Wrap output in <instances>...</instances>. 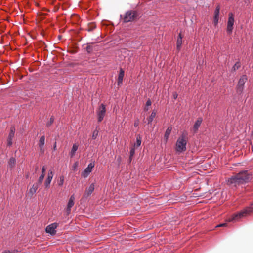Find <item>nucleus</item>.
I'll use <instances>...</instances> for the list:
<instances>
[{
  "label": "nucleus",
  "instance_id": "9d476101",
  "mask_svg": "<svg viewBox=\"0 0 253 253\" xmlns=\"http://www.w3.org/2000/svg\"><path fill=\"white\" fill-rule=\"evenodd\" d=\"M247 81V77L246 75H243L240 77L237 86L238 91H242L244 84H245Z\"/></svg>",
  "mask_w": 253,
  "mask_h": 253
},
{
  "label": "nucleus",
  "instance_id": "a19ab883",
  "mask_svg": "<svg viewBox=\"0 0 253 253\" xmlns=\"http://www.w3.org/2000/svg\"><path fill=\"white\" fill-rule=\"evenodd\" d=\"M148 109H149V108H148V106H146L145 107V108H144V110H145V111H148Z\"/></svg>",
  "mask_w": 253,
  "mask_h": 253
},
{
  "label": "nucleus",
  "instance_id": "1a4fd4ad",
  "mask_svg": "<svg viewBox=\"0 0 253 253\" xmlns=\"http://www.w3.org/2000/svg\"><path fill=\"white\" fill-rule=\"evenodd\" d=\"M136 17V12L134 11H129L126 12L124 17V22H128L133 20Z\"/></svg>",
  "mask_w": 253,
  "mask_h": 253
},
{
  "label": "nucleus",
  "instance_id": "cd10ccee",
  "mask_svg": "<svg viewBox=\"0 0 253 253\" xmlns=\"http://www.w3.org/2000/svg\"><path fill=\"white\" fill-rule=\"evenodd\" d=\"M51 181H52V180L46 178V179H45V181L44 182V185H45V188H48L49 187V185L50 184Z\"/></svg>",
  "mask_w": 253,
  "mask_h": 253
},
{
  "label": "nucleus",
  "instance_id": "4c0bfd02",
  "mask_svg": "<svg viewBox=\"0 0 253 253\" xmlns=\"http://www.w3.org/2000/svg\"><path fill=\"white\" fill-rule=\"evenodd\" d=\"M78 162H75V163L74 164V165H73V169H74V170H76V169H77V166H78Z\"/></svg>",
  "mask_w": 253,
  "mask_h": 253
},
{
  "label": "nucleus",
  "instance_id": "0eeeda50",
  "mask_svg": "<svg viewBox=\"0 0 253 253\" xmlns=\"http://www.w3.org/2000/svg\"><path fill=\"white\" fill-rule=\"evenodd\" d=\"M234 18L233 14L232 13L229 14V17L227 22V31L228 34H231L233 29Z\"/></svg>",
  "mask_w": 253,
  "mask_h": 253
},
{
  "label": "nucleus",
  "instance_id": "37998d69",
  "mask_svg": "<svg viewBox=\"0 0 253 253\" xmlns=\"http://www.w3.org/2000/svg\"><path fill=\"white\" fill-rule=\"evenodd\" d=\"M132 160H130V156H129V160H128V162L129 163H131Z\"/></svg>",
  "mask_w": 253,
  "mask_h": 253
},
{
  "label": "nucleus",
  "instance_id": "412c9836",
  "mask_svg": "<svg viewBox=\"0 0 253 253\" xmlns=\"http://www.w3.org/2000/svg\"><path fill=\"white\" fill-rule=\"evenodd\" d=\"M141 137L140 135H137L136 137V141L135 143L134 144V147H139L141 145Z\"/></svg>",
  "mask_w": 253,
  "mask_h": 253
},
{
  "label": "nucleus",
  "instance_id": "6ab92c4d",
  "mask_svg": "<svg viewBox=\"0 0 253 253\" xmlns=\"http://www.w3.org/2000/svg\"><path fill=\"white\" fill-rule=\"evenodd\" d=\"M8 166L10 168H13L16 164V159L13 157L10 158L8 162Z\"/></svg>",
  "mask_w": 253,
  "mask_h": 253
},
{
  "label": "nucleus",
  "instance_id": "2eb2a0df",
  "mask_svg": "<svg viewBox=\"0 0 253 253\" xmlns=\"http://www.w3.org/2000/svg\"><path fill=\"white\" fill-rule=\"evenodd\" d=\"M124 76V71L121 68V69H120V72H119L118 78V81H117V84L118 85H120L122 84Z\"/></svg>",
  "mask_w": 253,
  "mask_h": 253
},
{
  "label": "nucleus",
  "instance_id": "4be33fe9",
  "mask_svg": "<svg viewBox=\"0 0 253 253\" xmlns=\"http://www.w3.org/2000/svg\"><path fill=\"white\" fill-rule=\"evenodd\" d=\"M15 131V128L14 126H12L10 128V131L8 135V138H9L10 139H13V138L14 136Z\"/></svg>",
  "mask_w": 253,
  "mask_h": 253
},
{
  "label": "nucleus",
  "instance_id": "5701e85b",
  "mask_svg": "<svg viewBox=\"0 0 253 253\" xmlns=\"http://www.w3.org/2000/svg\"><path fill=\"white\" fill-rule=\"evenodd\" d=\"M44 176H45L44 174H41L38 178L37 182H36V183L40 186L43 180Z\"/></svg>",
  "mask_w": 253,
  "mask_h": 253
},
{
  "label": "nucleus",
  "instance_id": "7ed1b4c3",
  "mask_svg": "<svg viewBox=\"0 0 253 253\" xmlns=\"http://www.w3.org/2000/svg\"><path fill=\"white\" fill-rule=\"evenodd\" d=\"M253 213V202L250 206L247 207L240 212L233 214L231 218L228 219L229 222H236L240 220L241 218L245 217L251 213Z\"/></svg>",
  "mask_w": 253,
  "mask_h": 253
},
{
  "label": "nucleus",
  "instance_id": "a878e982",
  "mask_svg": "<svg viewBox=\"0 0 253 253\" xmlns=\"http://www.w3.org/2000/svg\"><path fill=\"white\" fill-rule=\"evenodd\" d=\"M54 175V172L52 170H50L48 171L47 178L52 180Z\"/></svg>",
  "mask_w": 253,
  "mask_h": 253
},
{
  "label": "nucleus",
  "instance_id": "f704fd0d",
  "mask_svg": "<svg viewBox=\"0 0 253 253\" xmlns=\"http://www.w3.org/2000/svg\"><path fill=\"white\" fill-rule=\"evenodd\" d=\"M46 167L45 166H43L42 168V173L41 174H44L45 175V172L46 171Z\"/></svg>",
  "mask_w": 253,
  "mask_h": 253
},
{
  "label": "nucleus",
  "instance_id": "6e6552de",
  "mask_svg": "<svg viewBox=\"0 0 253 253\" xmlns=\"http://www.w3.org/2000/svg\"><path fill=\"white\" fill-rule=\"evenodd\" d=\"M58 224L57 223H53L48 225L45 229L46 233L50 234L51 236H54L56 232V229L57 228Z\"/></svg>",
  "mask_w": 253,
  "mask_h": 253
},
{
  "label": "nucleus",
  "instance_id": "f8f14e48",
  "mask_svg": "<svg viewBox=\"0 0 253 253\" xmlns=\"http://www.w3.org/2000/svg\"><path fill=\"white\" fill-rule=\"evenodd\" d=\"M220 11V7L217 6L214 11L213 23L215 26H216L218 23L219 15Z\"/></svg>",
  "mask_w": 253,
  "mask_h": 253
},
{
  "label": "nucleus",
  "instance_id": "bb28decb",
  "mask_svg": "<svg viewBox=\"0 0 253 253\" xmlns=\"http://www.w3.org/2000/svg\"><path fill=\"white\" fill-rule=\"evenodd\" d=\"M135 154V148L134 147H132L130 148V160H132V158Z\"/></svg>",
  "mask_w": 253,
  "mask_h": 253
},
{
  "label": "nucleus",
  "instance_id": "20e7f679",
  "mask_svg": "<svg viewBox=\"0 0 253 253\" xmlns=\"http://www.w3.org/2000/svg\"><path fill=\"white\" fill-rule=\"evenodd\" d=\"M186 136L184 134H182L177 140L175 148L176 151L179 153L185 151L186 149Z\"/></svg>",
  "mask_w": 253,
  "mask_h": 253
},
{
  "label": "nucleus",
  "instance_id": "f3484780",
  "mask_svg": "<svg viewBox=\"0 0 253 253\" xmlns=\"http://www.w3.org/2000/svg\"><path fill=\"white\" fill-rule=\"evenodd\" d=\"M182 37L181 33H179V34L178 35V37L177 38V43H176L177 49L178 50H180V49L181 48V46L182 45Z\"/></svg>",
  "mask_w": 253,
  "mask_h": 253
},
{
  "label": "nucleus",
  "instance_id": "e433bc0d",
  "mask_svg": "<svg viewBox=\"0 0 253 253\" xmlns=\"http://www.w3.org/2000/svg\"><path fill=\"white\" fill-rule=\"evenodd\" d=\"M39 147H40V152L43 154L44 152V148H43V146H39Z\"/></svg>",
  "mask_w": 253,
  "mask_h": 253
},
{
  "label": "nucleus",
  "instance_id": "4468645a",
  "mask_svg": "<svg viewBox=\"0 0 253 253\" xmlns=\"http://www.w3.org/2000/svg\"><path fill=\"white\" fill-rule=\"evenodd\" d=\"M202 121L203 120L202 118H199L196 121L192 128V131L193 133H195L197 132L198 128L202 123Z\"/></svg>",
  "mask_w": 253,
  "mask_h": 253
},
{
  "label": "nucleus",
  "instance_id": "393cba45",
  "mask_svg": "<svg viewBox=\"0 0 253 253\" xmlns=\"http://www.w3.org/2000/svg\"><path fill=\"white\" fill-rule=\"evenodd\" d=\"M45 142V137L44 136H42L41 137L39 140V146H43Z\"/></svg>",
  "mask_w": 253,
  "mask_h": 253
},
{
  "label": "nucleus",
  "instance_id": "2f4dec72",
  "mask_svg": "<svg viewBox=\"0 0 253 253\" xmlns=\"http://www.w3.org/2000/svg\"><path fill=\"white\" fill-rule=\"evenodd\" d=\"M54 118L53 117H51L50 118V120L47 122L46 125L47 126H49L53 122Z\"/></svg>",
  "mask_w": 253,
  "mask_h": 253
},
{
  "label": "nucleus",
  "instance_id": "423d86ee",
  "mask_svg": "<svg viewBox=\"0 0 253 253\" xmlns=\"http://www.w3.org/2000/svg\"><path fill=\"white\" fill-rule=\"evenodd\" d=\"M106 113V107L103 104H101L98 108V109L97 111V114L98 117V122H101Z\"/></svg>",
  "mask_w": 253,
  "mask_h": 253
},
{
  "label": "nucleus",
  "instance_id": "9b49d317",
  "mask_svg": "<svg viewBox=\"0 0 253 253\" xmlns=\"http://www.w3.org/2000/svg\"><path fill=\"white\" fill-rule=\"evenodd\" d=\"M94 167V163H90L88 164L87 167L82 172L81 175L84 178L87 177L92 171V169Z\"/></svg>",
  "mask_w": 253,
  "mask_h": 253
},
{
  "label": "nucleus",
  "instance_id": "c85d7f7f",
  "mask_svg": "<svg viewBox=\"0 0 253 253\" xmlns=\"http://www.w3.org/2000/svg\"><path fill=\"white\" fill-rule=\"evenodd\" d=\"M240 63L239 62H236L232 68L233 71H236L240 67Z\"/></svg>",
  "mask_w": 253,
  "mask_h": 253
},
{
  "label": "nucleus",
  "instance_id": "a211bd4d",
  "mask_svg": "<svg viewBox=\"0 0 253 253\" xmlns=\"http://www.w3.org/2000/svg\"><path fill=\"white\" fill-rule=\"evenodd\" d=\"M78 145L77 144H74L72 148L71 151L70 152L71 157H73L76 153V151L78 150Z\"/></svg>",
  "mask_w": 253,
  "mask_h": 253
},
{
  "label": "nucleus",
  "instance_id": "f03ea898",
  "mask_svg": "<svg viewBox=\"0 0 253 253\" xmlns=\"http://www.w3.org/2000/svg\"><path fill=\"white\" fill-rule=\"evenodd\" d=\"M252 178V175L248 171H242L229 178L227 181L229 185L237 187L241 184L248 182Z\"/></svg>",
  "mask_w": 253,
  "mask_h": 253
},
{
  "label": "nucleus",
  "instance_id": "aec40b11",
  "mask_svg": "<svg viewBox=\"0 0 253 253\" xmlns=\"http://www.w3.org/2000/svg\"><path fill=\"white\" fill-rule=\"evenodd\" d=\"M156 112L154 110H153L152 111V112L151 113V115L149 116V117L148 119V124H150L153 121V119H154V118L156 116Z\"/></svg>",
  "mask_w": 253,
  "mask_h": 253
},
{
  "label": "nucleus",
  "instance_id": "b1692460",
  "mask_svg": "<svg viewBox=\"0 0 253 253\" xmlns=\"http://www.w3.org/2000/svg\"><path fill=\"white\" fill-rule=\"evenodd\" d=\"M171 129H172V128L170 127H169L167 129V130L165 132V135H164V137L166 138L167 139L168 138L169 135H170L171 131Z\"/></svg>",
  "mask_w": 253,
  "mask_h": 253
},
{
  "label": "nucleus",
  "instance_id": "c03bdc74",
  "mask_svg": "<svg viewBox=\"0 0 253 253\" xmlns=\"http://www.w3.org/2000/svg\"><path fill=\"white\" fill-rule=\"evenodd\" d=\"M56 143L55 144L54 146V150H55V149H56Z\"/></svg>",
  "mask_w": 253,
  "mask_h": 253
},
{
  "label": "nucleus",
  "instance_id": "39448f33",
  "mask_svg": "<svg viewBox=\"0 0 253 253\" xmlns=\"http://www.w3.org/2000/svg\"><path fill=\"white\" fill-rule=\"evenodd\" d=\"M75 197L74 194L72 195L69 198L67 207L65 209V211L67 215H69L71 213V208L75 204Z\"/></svg>",
  "mask_w": 253,
  "mask_h": 253
},
{
  "label": "nucleus",
  "instance_id": "473e14b6",
  "mask_svg": "<svg viewBox=\"0 0 253 253\" xmlns=\"http://www.w3.org/2000/svg\"><path fill=\"white\" fill-rule=\"evenodd\" d=\"M227 226V223H223L219 224L216 225L215 227L216 228L226 227Z\"/></svg>",
  "mask_w": 253,
  "mask_h": 253
},
{
  "label": "nucleus",
  "instance_id": "dca6fc26",
  "mask_svg": "<svg viewBox=\"0 0 253 253\" xmlns=\"http://www.w3.org/2000/svg\"><path fill=\"white\" fill-rule=\"evenodd\" d=\"M40 185L36 184V183H34L32 187L29 189V193L31 195H33L34 193L36 192L37 190L39 187Z\"/></svg>",
  "mask_w": 253,
  "mask_h": 253
},
{
  "label": "nucleus",
  "instance_id": "f257e3e1",
  "mask_svg": "<svg viewBox=\"0 0 253 253\" xmlns=\"http://www.w3.org/2000/svg\"><path fill=\"white\" fill-rule=\"evenodd\" d=\"M1 253H18L21 251V243L16 238H4L0 243Z\"/></svg>",
  "mask_w": 253,
  "mask_h": 253
},
{
  "label": "nucleus",
  "instance_id": "c756f323",
  "mask_svg": "<svg viewBox=\"0 0 253 253\" xmlns=\"http://www.w3.org/2000/svg\"><path fill=\"white\" fill-rule=\"evenodd\" d=\"M98 131L97 130V129H96L93 132L92 136V139H95L98 136Z\"/></svg>",
  "mask_w": 253,
  "mask_h": 253
},
{
  "label": "nucleus",
  "instance_id": "c9c22d12",
  "mask_svg": "<svg viewBox=\"0 0 253 253\" xmlns=\"http://www.w3.org/2000/svg\"><path fill=\"white\" fill-rule=\"evenodd\" d=\"M151 104H152V102H151V101L150 100V99H148L147 102H146V106H150L151 105Z\"/></svg>",
  "mask_w": 253,
  "mask_h": 253
},
{
  "label": "nucleus",
  "instance_id": "79ce46f5",
  "mask_svg": "<svg viewBox=\"0 0 253 253\" xmlns=\"http://www.w3.org/2000/svg\"><path fill=\"white\" fill-rule=\"evenodd\" d=\"M177 94H174L173 95V97H174V99H176L177 98Z\"/></svg>",
  "mask_w": 253,
  "mask_h": 253
},
{
  "label": "nucleus",
  "instance_id": "72a5a7b5",
  "mask_svg": "<svg viewBox=\"0 0 253 253\" xmlns=\"http://www.w3.org/2000/svg\"><path fill=\"white\" fill-rule=\"evenodd\" d=\"M12 144V139L8 138L7 139V145L10 146Z\"/></svg>",
  "mask_w": 253,
  "mask_h": 253
},
{
  "label": "nucleus",
  "instance_id": "ddd939ff",
  "mask_svg": "<svg viewBox=\"0 0 253 253\" xmlns=\"http://www.w3.org/2000/svg\"><path fill=\"white\" fill-rule=\"evenodd\" d=\"M94 187L95 185L94 183L91 184L86 189L84 196V197H87L90 195L94 190Z\"/></svg>",
  "mask_w": 253,
  "mask_h": 253
},
{
  "label": "nucleus",
  "instance_id": "ea45409f",
  "mask_svg": "<svg viewBox=\"0 0 253 253\" xmlns=\"http://www.w3.org/2000/svg\"><path fill=\"white\" fill-rule=\"evenodd\" d=\"M75 242H82V241L81 240H80V239H76L75 240Z\"/></svg>",
  "mask_w": 253,
  "mask_h": 253
},
{
  "label": "nucleus",
  "instance_id": "7c9ffc66",
  "mask_svg": "<svg viewBox=\"0 0 253 253\" xmlns=\"http://www.w3.org/2000/svg\"><path fill=\"white\" fill-rule=\"evenodd\" d=\"M64 177L63 176H60L59 177V180L58 181V185L59 186L63 185V183H64Z\"/></svg>",
  "mask_w": 253,
  "mask_h": 253
},
{
  "label": "nucleus",
  "instance_id": "58836bf2",
  "mask_svg": "<svg viewBox=\"0 0 253 253\" xmlns=\"http://www.w3.org/2000/svg\"><path fill=\"white\" fill-rule=\"evenodd\" d=\"M138 124H139V122H138V121H135V122H134V126H135V127H137V126H138Z\"/></svg>",
  "mask_w": 253,
  "mask_h": 253
}]
</instances>
